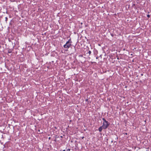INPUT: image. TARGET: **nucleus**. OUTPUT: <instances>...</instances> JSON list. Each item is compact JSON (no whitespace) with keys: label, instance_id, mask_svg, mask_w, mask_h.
<instances>
[{"label":"nucleus","instance_id":"nucleus-11","mask_svg":"<svg viewBox=\"0 0 151 151\" xmlns=\"http://www.w3.org/2000/svg\"><path fill=\"white\" fill-rule=\"evenodd\" d=\"M84 138V137H82V139H83Z\"/></svg>","mask_w":151,"mask_h":151},{"label":"nucleus","instance_id":"nucleus-7","mask_svg":"<svg viewBox=\"0 0 151 151\" xmlns=\"http://www.w3.org/2000/svg\"><path fill=\"white\" fill-rule=\"evenodd\" d=\"M147 16L148 17H150V15H149V14H148V15H147Z\"/></svg>","mask_w":151,"mask_h":151},{"label":"nucleus","instance_id":"nucleus-1","mask_svg":"<svg viewBox=\"0 0 151 151\" xmlns=\"http://www.w3.org/2000/svg\"><path fill=\"white\" fill-rule=\"evenodd\" d=\"M72 43L70 38L68 41L63 46L65 48H68L71 45V43Z\"/></svg>","mask_w":151,"mask_h":151},{"label":"nucleus","instance_id":"nucleus-2","mask_svg":"<svg viewBox=\"0 0 151 151\" xmlns=\"http://www.w3.org/2000/svg\"><path fill=\"white\" fill-rule=\"evenodd\" d=\"M110 123L108 122L106 123H103V125L102 126L103 127V129H106L109 125Z\"/></svg>","mask_w":151,"mask_h":151},{"label":"nucleus","instance_id":"nucleus-10","mask_svg":"<svg viewBox=\"0 0 151 151\" xmlns=\"http://www.w3.org/2000/svg\"><path fill=\"white\" fill-rule=\"evenodd\" d=\"M96 59H98V57H97L96 58Z\"/></svg>","mask_w":151,"mask_h":151},{"label":"nucleus","instance_id":"nucleus-3","mask_svg":"<svg viewBox=\"0 0 151 151\" xmlns=\"http://www.w3.org/2000/svg\"><path fill=\"white\" fill-rule=\"evenodd\" d=\"M103 129V127H102V126L100 127L99 129V130L100 132H101L102 131V129Z\"/></svg>","mask_w":151,"mask_h":151},{"label":"nucleus","instance_id":"nucleus-4","mask_svg":"<svg viewBox=\"0 0 151 151\" xmlns=\"http://www.w3.org/2000/svg\"><path fill=\"white\" fill-rule=\"evenodd\" d=\"M102 120L104 121L103 123H106V122H108L107 121H106V119L104 118H103L102 119Z\"/></svg>","mask_w":151,"mask_h":151},{"label":"nucleus","instance_id":"nucleus-5","mask_svg":"<svg viewBox=\"0 0 151 151\" xmlns=\"http://www.w3.org/2000/svg\"><path fill=\"white\" fill-rule=\"evenodd\" d=\"M12 52V51L11 50H9L8 51V53H11Z\"/></svg>","mask_w":151,"mask_h":151},{"label":"nucleus","instance_id":"nucleus-8","mask_svg":"<svg viewBox=\"0 0 151 151\" xmlns=\"http://www.w3.org/2000/svg\"><path fill=\"white\" fill-rule=\"evenodd\" d=\"M88 99H86V101H88Z\"/></svg>","mask_w":151,"mask_h":151},{"label":"nucleus","instance_id":"nucleus-9","mask_svg":"<svg viewBox=\"0 0 151 151\" xmlns=\"http://www.w3.org/2000/svg\"><path fill=\"white\" fill-rule=\"evenodd\" d=\"M7 19V17H6V20Z\"/></svg>","mask_w":151,"mask_h":151},{"label":"nucleus","instance_id":"nucleus-12","mask_svg":"<svg viewBox=\"0 0 151 151\" xmlns=\"http://www.w3.org/2000/svg\"><path fill=\"white\" fill-rule=\"evenodd\" d=\"M141 75L142 76L143 74H141Z\"/></svg>","mask_w":151,"mask_h":151},{"label":"nucleus","instance_id":"nucleus-6","mask_svg":"<svg viewBox=\"0 0 151 151\" xmlns=\"http://www.w3.org/2000/svg\"><path fill=\"white\" fill-rule=\"evenodd\" d=\"M91 51L89 50L88 52V53L89 54V55H90L91 54Z\"/></svg>","mask_w":151,"mask_h":151}]
</instances>
